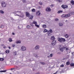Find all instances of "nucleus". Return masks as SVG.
Segmentation results:
<instances>
[{"mask_svg":"<svg viewBox=\"0 0 74 74\" xmlns=\"http://www.w3.org/2000/svg\"><path fill=\"white\" fill-rule=\"evenodd\" d=\"M58 40L60 42H62V41H63V42H64L66 41L65 39L63 38H58Z\"/></svg>","mask_w":74,"mask_h":74,"instance_id":"1","label":"nucleus"},{"mask_svg":"<svg viewBox=\"0 0 74 74\" xmlns=\"http://www.w3.org/2000/svg\"><path fill=\"white\" fill-rule=\"evenodd\" d=\"M68 36H69V35H68L67 34H66V35L65 36V37H66V38H67V37H68Z\"/></svg>","mask_w":74,"mask_h":74,"instance_id":"38","label":"nucleus"},{"mask_svg":"<svg viewBox=\"0 0 74 74\" xmlns=\"http://www.w3.org/2000/svg\"><path fill=\"white\" fill-rule=\"evenodd\" d=\"M1 4L2 7H5L6 6V3L4 2H2Z\"/></svg>","mask_w":74,"mask_h":74,"instance_id":"4","label":"nucleus"},{"mask_svg":"<svg viewBox=\"0 0 74 74\" xmlns=\"http://www.w3.org/2000/svg\"><path fill=\"white\" fill-rule=\"evenodd\" d=\"M6 48V47L4 46L3 47V48Z\"/></svg>","mask_w":74,"mask_h":74,"instance_id":"53","label":"nucleus"},{"mask_svg":"<svg viewBox=\"0 0 74 74\" xmlns=\"http://www.w3.org/2000/svg\"><path fill=\"white\" fill-rule=\"evenodd\" d=\"M42 26L44 29H45L47 27V25L45 24L43 25Z\"/></svg>","mask_w":74,"mask_h":74,"instance_id":"17","label":"nucleus"},{"mask_svg":"<svg viewBox=\"0 0 74 74\" xmlns=\"http://www.w3.org/2000/svg\"><path fill=\"white\" fill-rule=\"evenodd\" d=\"M64 47H62V48H60V50L61 51L63 52V49H64Z\"/></svg>","mask_w":74,"mask_h":74,"instance_id":"16","label":"nucleus"},{"mask_svg":"<svg viewBox=\"0 0 74 74\" xmlns=\"http://www.w3.org/2000/svg\"><path fill=\"white\" fill-rule=\"evenodd\" d=\"M10 70H15L14 68H12L10 69Z\"/></svg>","mask_w":74,"mask_h":74,"instance_id":"45","label":"nucleus"},{"mask_svg":"<svg viewBox=\"0 0 74 74\" xmlns=\"http://www.w3.org/2000/svg\"><path fill=\"white\" fill-rule=\"evenodd\" d=\"M39 4H40V5H42V3L41 2H39Z\"/></svg>","mask_w":74,"mask_h":74,"instance_id":"40","label":"nucleus"},{"mask_svg":"<svg viewBox=\"0 0 74 74\" xmlns=\"http://www.w3.org/2000/svg\"><path fill=\"white\" fill-rule=\"evenodd\" d=\"M73 12H72V13H71V15H73Z\"/></svg>","mask_w":74,"mask_h":74,"instance_id":"55","label":"nucleus"},{"mask_svg":"<svg viewBox=\"0 0 74 74\" xmlns=\"http://www.w3.org/2000/svg\"><path fill=\"white\" fill-rule=\"evenodd\" d=\"M55 20L56 21H59V19H58V18H56V19H55Z\"/></svg>","mask_w":74,"mask_h":74,"instance_id":"43","label":"nucleus"},{"mask_svg":"<svg viewBox=\"0 0 74 74\" xmlns=\"http://www.w3.org/2000/svg\"><path fill=\"white\" fill-rule=\"evenodd\" d=\"M51 6H52V7H54V5L53 4H52L51 5Z\"/></svg>","mask_w":74,"mask_h":74,"instance_id":"49","label":"nucleus"},{"mask_svg":"<svg viewBox=\"0 0 74 74\" xmlns=\"http://www.w3.org/2000/svg\"><path fill=\"white\" fill-rule=\"evenodd\" d=\"M32 23H33V24H34L35 25L37 23V22L36 21H33L32 22Z\"/></svg>","mask_w":74,"mask_h":74,"instance_id":"22","label":"nucleus"},{"mask_svg":"<svg viewBox=\"0 0 74 74\" xmlns=\"http://www.w3.org/2000/svg\"><path fill=\"white\" fill-rule=\"evenodd\" d=\"M56 74V73H54V74Z\"/></svg>","mask_w":74,"mask_h":74,"instance_id":"58","label":"nucleus"},{"mask_svg":"<svg viewBox=\"0 0 74 74\" xmlns=\"http://www.w3.org/2000/svg\"><path fill=\"white\" fill-rule=\"evenodd\" d=\"M27 29H30V26L29 25H27Z\"/></svg>","mask_w":74,"mask_h":74,"instance_id":"41","label":"nucleus"},{"mask_svg":"<svg viewBox=\"0 0 74 74\" xmlns=\"http://www.w3.org/2000/svg\"><path fill=\"white\" fill-rule=\"evenodd\" d=\"M59 25L60 26H63V24L61 23H59Z\"/></svg>","mask_w":74,"mask_h":74,"instance_id":"30","label":"nucleus"},{"mask_svg":"<svg viewBox=\"0 0 74 74\" xmlns=\"http://www.w3.org/2000/svg\"><path fill=\"white\" fill-rule=\"evenodd\" d=\"M16 69L17 70H19V69H19V67H18L17 66L16 67Z\"/></svg>","mask_w":74,"mask_h":74,"instance_id":"42","label":"nucleus"},{"mask_svg":"<svg viewBox=\"0 0 74 74\" xmlns=\"http://www.w3.org/2000/svg\"><path fill=\"white\" fill-rule=\"evenodd\" d=\"M0 13L1 14H4V12L2 10H0Z\"/></svg>","mask_w":74,"mask_h":74,"instance_id":"27","label":"nucleus"},{"mask_svg":"<svg viewBox=\"0 0 74 74\" xmlns=\"http://www.w3.org/2000/svg\"><path fill=\"white\" fill-rule=\"evenodd\" d=\"M70 16V14H65V18H67V17H69Z\"/></svg>","mask_w":74,"mask_h":74,"instance_id":"9","label":"nucleus"},{"mask_svg":"<svg viewBox=\"0 0 74 74\" xmlns=\"http://www.w3.org/2000/svg\"><path fill=\"white\" fill-rule=\"evenodd\" d=\"M25 14L26 15V16H27V17H28V16H29L30 15V14H29V13L27 12H26Z\"/></svg>","mask_w":74,"mask_h":74,"instance_id":"8","label":"nucleus"},{"mask_svg":"<svg viewBox=\"0 0 74 74\" xmlns=\"http://www.w3.org/2000/svg\"><path fill=\"white\" fill-rule=\"evenodd\" d=\"M62 12H63V11L62 10H59L58 12V14H59L60 13H62Z\"/></svg>","mask_w":74,"mask_h":74,"instance_id":"19","label":"nucleus"},{"mask_svg":"<svg viewBox=\"0 0 74 74\" xmlns=\"http://www.w3.org/2000/svg\"><path fill=\"white\" fill-rule=\"evenodd\" d=\"M64 49L65 50V51H68V50H69V49L68 47L67 48L66 47H64Z\"/></svg>","mask_w":74,"mask_h":74,"instance_id":"14","label":"nucleus"},{"mask_svg":"<svg viewBox=\"0 0 74 74\" xmlns=\"http://www.w3.org/2000/svg\"><path fill=\"white\" fill-rule=\"evenodd\" d=\"M48 35L49 36H51V34L50 33H49L48 34Z\"/></svg>","mask_w":74,"mask_h":74,"instance_id":"36","label":"nucleus"},{"mask_svg":"<svg viewBox=\"0 0 74 74\" xmlns=\"http://www.w3.org/2000/svg\"><path fill=\"white\" fill-rule=\"evenodd\" d=\"M34 56H35V57H36V56H37V55L36 54H34Z\"/></svg>","mask_w":74,"mask_h":74,"instance_id":"44","label":"nucleus"},{"mask_svg":"<svg viewBox=\"0 0 74 74\" xmlns=\"http://www.w3.org/2000/svg\"><path fill=\"white\" fill-rule=\"evenodd\" d=\"M12 35H15V33H12Z\"/></svg>","mask_w":74,"mask_h":74,"instance_id":"50","label":"nucleus"},{"mask_svg":"<svg viewBox=\"0 0 74 74\" xmlns=\"http://www.w3.org/2000/svg\"><path fill=\"white\" fill-rule=\"evenodd\" d=\"M40 63H41V64H43V65L45 64V63L42 62H40Z\"/></svg>","mask_w":74,"mask_h":74,"instance_id":"33","label":"nucleus"},{"mask_svg":"<svg viewBox=\"0 0 74 74\" xmlns=\"http://www.w3.org/2000/svg\"><path fill=\"white\" fill-rule=\"evenodd\" d=\"M71 66H72L73 67V66H74V63H71L70 64Z\"/></svg>","mask_w":74,"mask_h":74,"instance_id":"23","label":"nucleus"},{"mask_svg":"<svg viewBox=\"0 0 74 74\" xmlns=\"http://www.w3.org/2000/svg\"><path fill=\"white\" fill-rule=\"evenodd\" d=\"M56 0L58 1L59 3H61V2H62V0Z\"/></svg>","mask_w":74,"mask_h":74,"instance_id":"35","label":"nucleus"},{"mask_svg":"<svg viewBox=\"0 0 74 74\" xmlns=\"http://www.w3.org/2000/svg\"><path fill=\"white\" fill-rule=\"evenodd\" d=\"M36 74H40V73L39 72L37 73Z\"/></svg>","mask_w":74,"mask_h":74,"instance_id":"51","label":"nucleus"},{"mask_svg":"<svg viewBox=\"0 0 74 74\" xmlns=\"http://www.w3.org/2000/svg\"><path fill=\"white\" fill-rule=\"evenodd\" d=\"M66 65H69V64H70V62L68 61V62H67L66 63Z\"/></svg>","mask_w":74,"mask_h":74,"instance_id":"21","label":"nucleus"},{"mask_svg":"<svg viewBox=\"0 0 74 74\" xmlns=\"http://www.w3.org/2000/svg\"><path fill=\"white\" fill-rule=\"evenodd\" d=\"M23 2L24 3H25V2H26V0H23Z\"/></svg>","mask_w":74,"mask_h":74,"instance_id":"47","label":"nucleus"},{"mask_svg":"<svg viewBox=\"0 0 74 74\" xmlns=\"http://www.w3.org/2000/svg\"><path fill=\"white\" fill-rule=\"evenodd\" d=\"M17 16H19V15H17Z\"/></svg>","mask_w":74,"mask_h":74,"instance_id":"57","label":"nucleus"},{"mask_svg":"<svg viewBox=\"0 0 74 74\" xmlns=\"http://www.w3.org/2000/svg\"><path fill=\"white\" fill-rule=\"evenodd\" d=\"M36 14L37 16H40V14H41V13H40L39 11H37L36 12Z\"/></svg>","mask_w":74,"mask_h":74,"instance_id":"5","label":"nucleus"},{"mask_svg":"<svg viewBox=\"0 0 74 74\" xmlns=\"http://www.w3.org/2000/svg\"><path fill=\"white\" fill-rule=\"evenodd\" d=\"M7 71V70H5L3 71H0V73H5Z\"/></svg>","mask_w":74,"mask_h":74,"instance_id":"15","label":"nucleus"},{"mask_svg":"<svg viewBox=\"0 0 74 74\" xmlns=\"http://www.w3.org/2000/svg\"><path fill=\"white\" fill-rule=\"evenodd\" d=\"M33 18V16L31 15L29 16V18L30 19H32Z\"/></svg>","mask_w":74,"mask_h":74,"instance_id":"10","label":"nucleus"},{"mask_svg":"<svg viewBox=\"0 0 74 74\" xmlns=\"http://www.w3.org/2000/svg\"><path fill=\"white\" fill-rule=\"evenodd\" d=\"M71 3L72 5H74V1H73V0H71Z\"/></svg>","mask_w":74,"mask_h":74,"instance_id":"18","label":"nucleus"},{"mask_svg":"<svg viewBox=\"0 0 74 74\" xmlns=\"http://www.w3.org/2000/svg\"><path fill=\"white\" fill-rule=\"evenodd\" d=\"M51 40H55V38L54 37V36H53L51 37Z\"/></svg>","mask_w":74,"mask_h":74,"instance_id":"12","label":"nucleus"},{"mask_svg":"<svg viewBox=\"0 0 74 74\" xmlns=\"http://www.w3.org/2000/svg\"><path fill=\"white\" fill-rule=\"evenodd\" d=\"M35 26H36V27H39V25L37 24H36Z\"/></svg>","mask_w":74,"mask_h":74,"instance_id":"37","label":"nucleus"},{"mask_svg":"<svg viewBox=\"0 0 74 74\" xmlns=\"http://www.w3.org/2000/svg\"><path fill=\"white\" fill-rule=\"evenodd\" d=\"M12 47H15V45H12Z\"/></svg>","mask_w":74,"mask_h":74,"instance_id":"46","label":"nucleus"},{"mask_svg":"<svg viewBox=\"0 0 74 74\" xmlns=\"http://www.w3.org/2000/svg\"><path fill=\"white\" fill-rule=\"evenodd\" d=\"M49 32L50 33H52L53 32L52 30L51 29H50V30H49Z\"/></svg>","mask_w":74,"mask_h":74,"instance_id":"34","label":"nucleus"},{"mask_svg":"<svg viewBox=\"0 0 74 74\" xmlns=\"http://www.w3.org/2000/svg\"><path fill=\"white\" fill-rule=\"evenodd\" d=\"M8 48H9V49H11V47H9Z\"/></svg>","mask_w":74,"mask_h":74,"instance_id":"54","label":"nucleus"},{"mask_svg":"<svg viewBox=\"0 0 74 74\" xmlns=\"http://www.w3.org/2000/svg\"><path fill=\"white\" fill-rule=\"evenodd\" d=\"M18 27H19V26H18Z\"/></svg>","mask_w":74,"mask_h":74,"instance_id":"59","label":"nucleus"},{"mask_svg":"<svg viewBox=\"0 0 74 74\" xmlns=\"http://www.w3.org/2000/svg\"><path fill=\"white\" fill-rule=\"evenodd\" d=\"M66 21H67V20H66Z\"/></svg>","mask_w":74,"mask_h":74,"instance_id":"60","label":"nucleus"},{"mask_svg":"<svg viewBox=\"0 0 74 74\" xmlns=\"http://www.w3.org/2000/svg\"><path fill=\"white\" fill-rule=\"evenodd\" d=\"M49 56L50 57H52V56H53V54H51L50 55H49Z\"/></svg>","mask_w":74,"mask_h":74,"instance_id":"39","label":"nucleus"},{"mask_svg":"<svg viewBox=\"0 0 74 74\" xmlns=\"http://www.w3.org/2000/svg\"><path fill=\"white\" fill-rule=\"evenodd\" d=\"M61 7L63 9H65V8H68V6L66 5H61Z\"/></svg>","mask_w":74,"mask_h":74,"instance_id":"2","label":"nucleus"},{"mask_svg":"<svg viewBox=\"0 0 74 74\" xmlns=\"http://www.w3.org/2000/svg\"><path fill=\"white\" fill-rule=\"evenodd\" d=\"M8 40L10 42H12V38H10Z\"/></svg>","mask_w":74,"mask_h":74,"instance_id":"20","label":"nucleus"},{"mask_svg":"<svg viewBox=\"0 0 74 74\" xmlns=\"http://www.w3.org/2000/svg\"><path fill=\"white\" fill-rule=\"evenodd\" d=\"M46 11L47 12H50L51 11V9L49 7H48L46 9Z\"/></svg>","mask_w":74,"mask_h":74,"instance_id":"3","label":"nucleus"},{"mask_svg":"<svg viewBox=\"0 0 74 74\" xmlns=\"http://www.w3.org/2000/svg\"><path fill=\"white\" fill-rule=\"evenodd\" d=\"M56 43V40H54L52 42L51 44L52 45H55Z\"/></svg>","mask_w":74,"mask_h":74,"instance_id":"6","label":"nucleus"},{"mask_svg":"<svg viewBox=\"0 0 74 74\" xmlns=\"http://www.w3.org/2000/svg\"><path fill=\"white\" fill-rule=\"evenodd\" d=\"M5 52L7 53H9L10 52V51H9L8 50H7L5 51Z\"/></svg>","mask_w":74,"mask_h":74,"instance_id":"24","label":"nucleus"},{"mask_svg":"<svg viewBox=\"0 0 74 74\" xmlns=\"http://www.w3.org/2000/svg\"><path fill=\"white\" fill-rule=\"evenodd\" d=\"M65 59H66L65 58H64L63 59V60H65Z\"/></svg>","mask_w":74,"mask_h":74,"instance_id":"52","label":"nucleus"},{"mask_svg":"<svg viewBox=\"0 0 74 74\" xmlns=\"http://www.w3.org/2000/svg\"><path fill=\"white\" fill-rule=\"evenodd\" d=\"M13 55H14V56L16 55V51L14 52L13 53Z\"/></svg>","mask_w":74,"mask_h":74,"instance_id":"32","label":"nucleus"},{"mask_svg":"<svg viewBox=\"0 0 74 74\" xmlns=\"http://www.w3.org/2000/svg\"><path fill=\"white\" fill-rule=\"evenodd\" d=\"M32 12H35L36 11V10L34 9H33L31 10Z\"/></svg>","mask_w":74,"mask_h":74,"instance_id":"29","label":"nucleus"},{"mask_svg":"<svg viewBox=\"0 0 74 74\" xmlns=\"http://www.w3.org/2000/svg\"><path fill=\"white\" fill-rule=\"evenodd\" d=\"M0 27H1V28L2 29H3V28H4V26L3 25H1Z\"/></svg>","mask_w":74,"mask_h":74,"instance_id":"26","label":"nucleus"},{"mask_svg":"<svg viewBox=\"0 0 74 74\" xmlns=\"http://www.w3.org/2000/svg\"><path fill=\"white\" fill-rule=\"evenodd\" d=\"M21 49L22 51H25L26 50V47L25 46H23L21 47Z\"/></svg>","mask_w":74,"mask_h":74,"instance_id":"7","label":"nucleus"},{"mask_svg":"<svg viewBox=\"0 0 74 74\" xmlns=\"http://www.w3.org/2000/svg\"><path fill=\"white\" fill-rule=\"evenodd\" d=\"M40 48V47H39V46L38 45H37L35 47V49L36 50H37V49H38Z\"/></svg>","mask_w":74,"mask_h":74,"instance_id":"11","label":"nucleus"},{"mask_svg":"<svg viewBox=\"0 0 74 74\" xmlns=\"http://www.w3.org/2000/svg\"><path fill=\"white\" fill-rule=\"evenodd\" d=\"M58 73V72H57V71H56V73Z\"/></svg>","mask_w":74,"mask_h":74,"instance_id":"56","label":"nucleus"},{"mask_svg":"<svg viewBox=\"0 0 74 74\" xmlns=\"http://www.w3.org/2000/svg\"><path fill=\"white\" fill-rule=\"evenodd\" d=\"M48 32V33H49V31L46 29H44V30L43 31L44 33H46V32Z\"/></svg>","mask_w":74,"mask_h":74,"instance_id":"13","label":"nucleus"},{"mask_svg":"<svg viewBox=\"0 0 74 74\" xmlns=\"http://www.w3.org/2000/svg\"><path fill=\"white\" fill-rule=\"evenodd\" d=\"M16 44H18L19 43H21V40H19V41H17L16 42Z\"/></svg>","mask_w":74,"mask_h":74,"instance_id":"25","label":"nucleus"},{"mask_svg":"<svg viewBox=\"0 0 74 74\" xmlns=\"http://www.w3.org/2000/svg\"><path fill=\"white\" fill-rule=\"evenodd\" d=\"M64 17H65V14H62V18H64Z\"/></svg>","mask_w":74,"mask_h":74,"instance_id":"28","label":"nucleus"},{"mask_svg":"<svg viewBox=\"0 0 74 74\" xmlns=\"http://www.w3.org/2000/svg\"><path fill=\"white\" fill-rule=\"evenodd\" d=\"M4 60V58H0V61H3Z\"/></svg>","mask_w":74,"mask_h":74,"instance_id":"31","label":"nucleus"},{"mask_svg":"<svg viewBox=\"0 0 74 74\" xmlns=\"http://www.w3.org/2000/svg\"><path fill=\"white\" fill-rule=\"evenodd\" d=\"M60 67H64V65H60Z\"/></svg>","mask_w":74,"mask_h":74,"instance_id":"48","label":"nucleus"}]
</instances>
